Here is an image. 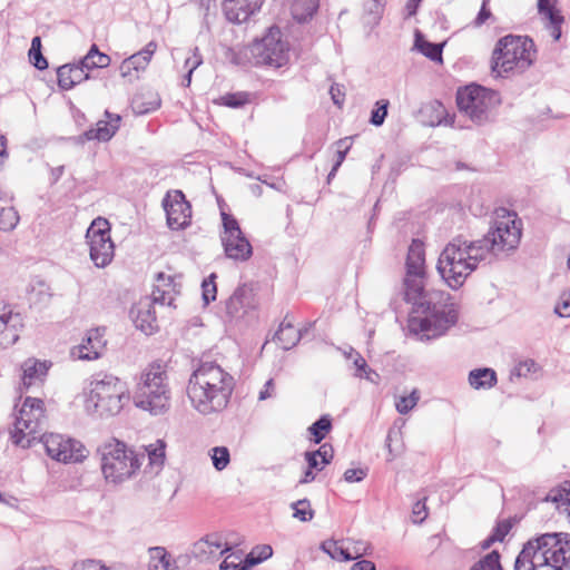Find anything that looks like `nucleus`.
Returning a JSON list of instances; mask_svg holds the SVG:
<instances>
[{
    "label": "nucleus",
    "instance_id": "obj_1",
    "mask_svg": "<svg viewBox=\"0 0 570 570\" xmlns=\"http://www.w3.org/2000/svg\"><path fill=\"white\" fill-rule=\"evenodd\" d=\"M423 278L424 276L406 275L404 298L413 305V313L420 314L410 316V331L420 335L421 341H431L444 335L456 324L459 312L456 305L449 301V294L426 292Z\"/></svg>",
    "mask_w": 570,
    "mask_h": 570
},
{
    "label": "nucleus",
    "instance_id": "obj_2",
    "mask_svg": "<svg viewBox=\"0 0 570 570\" xmlns=\"http://www.w3.org/2000/svg\"><path fill=\"white\" fill-rule=\"evenodd\" d=\"M235 380L216 362H202L191 373L187 396L193 407L203 415L224 411L232 397Z\"/></svg>",
    "mask_w": 570,
    "mask_h": 570
},
{
    "label": "nucleus",
    "instance_id": "obj_3",
    "mask_svg": "<svg viewBox=\"0 0 570 570\" xmlns=\"http://www.w3.org/2000/svg\"><path fill=\"white\" fill-rule=\"evenodd\" d=\"M490 253L492 246L485 235L471 242L458 236L441 252L436 269L450 288L459 289Z\"/></svg>",
    "mask_w": 570,
    "mask_h": 570
},
{
    "label": "nucleus",
    "instance_id": "obj_4",
    "mask_svg": "<svg viewBox=\"0 0 570 570\" xmlns=\"http://www.w3.org/2000/svg\"><path fill=\"white\" fill-rule=\"evenodd\" d=\"M514 570H570V533H543L529 540L515 559Z\"/></svg>",
    "mask_w": 570,
    "mask_h": 570
},
{
    "label": "nucleus",
    "instance_id": "obj_5",
    "mask_svg": "<svg viewBox=\"0 0 570 570\" xmlns=\"http://www.w3.org/2000/svg\"><path fill=\"white\" fill-rule=\"evenodd\" d=\"M537 59V48L528 36L508 35L500 38L492 52V72L499 77L523 73Z\"/></svg>",
    "mask_w": 570,
    "mask_h": 570
},
{
    "label": "nucleus",
    "instance_id": "obj_6",
    "mask_svg": "<svg viewBox=\"0 0 570 570\" xmlns=\"http://www.w3.org/2000/svg\"><path fill=\"white\" fill-rule=\"evenodd\" d=\"M97 451L105 479L112 483H120L131 478L145 460V453H137L116 439L105 442Z\"/></svg>",
    "mask_w": 570,
    "mask_h": 570
},
{
    "label": "nucleus",
    "instance_id": "obj_7",
    "mask_svg": "<svg viewBox=\"0 0 570 570\" xmlns=\"http://www.w3.org/2000/svg\"><path fill=\"white\" fill-rule=\"evenodd\" d=\"M169 401L167 373L160 363H153L141 374L134 395L135 405L158 415L169 409Z\"/></svg>",
    "mask_w": 570,
    "mask_h": 570
},
{
    "label": "nucleus",
    "instance_id": "obj_8",
    "mask_svg": "<svg viewBox=\"0 0 570 570\" xmlns=\"http://www.w3.org/2000/svg\"><path fill=\"white\" fill-rule=\"evenodd\" d=\"M128 400V391L122 381L111 374H99L91 382L87 402L99 416H112L121 411Z\"/></svg>",
    "mask_w": 570,
    "mask_h": 570
},
{
    "label": "nucleus",
    "instance_id": "obj_9",
    "mask_svg": "<svg viewBox=\"0 0 570 570\" xmlns=\"http://www.w3.org/2000/svg\"><path fill=\"white\" fill-rule=\"evenodd\" d=\"M522 235V222L515 212L507 208L495 210V218L490 230L485 234L492 246V254L514 250L520 244Z\"/></svg>",
    "mask_w": 570,
    "mask_h": 570
},
{
    "label": "nucleus",
    "instance_id": "obj_10",
    "mask_svg": "<svg viewBox=\"0 0 570 570\" xmlns=\"http://www.w3.org/2000/svg\"><path fill=\"white\" fill-rule=\"evenodd\" d=\"M250 55L255 65L272 68H281L289 60V45L283 39L279 27L272 26L267 32L255 40L250 48Z\"/></svg>",
    "mask_w": 570,
    "mask_h": 570
},
{
    "label": "nucleus",
    "instance_id": "obj_11",
    "mask_svg": "<svg viewBox=\"0 0 570 570\" xmlns=\"http://www.w3.org/2000/svg\"><path fill=\"white\" fill-rule=\"evenodd\" d=\"M494 94L482 86L470 85L456 92V105L473 122L488 121Z\"/></svg>",
    "mask_w": 570,
    "mask_h": 570
},
{
    "label": "nucleus",
    "instance_id": "obj_12",
    "mask_svg": "<svg viewBox=\"0 0 570 570\" xmlns=\"http://www.w3.org/2000/svg\"><path fill=\"white\" fill-rule=\"evenodd\" d=\"M86 238L90 248V258L97 267H106L114 257V243L107 219L96 218L87 229Z\"/></svg>",
    "mask_w": 570,
    "mask_h": 570
},
{
    "label": "nucleus",
    "instance_id": "obj_13",
    "mask_svg": "<svg viewBox=\"0 0 570 570\" xmlns=\"http://www.w3.org/2000/svg\"><path fill=\"white\" fill-rule=\"evenodd\" d=\"M45 420V402L38 397H26L19 411V415L14 421V430L11 434L13 443L21 446L26 432L35 434L41 429L42 421Z\"/></svg>",
    "mask_w": 570,
    "mask_h": 570
},
{
    "label": "nucleus",
    "instance_id": "obj_14",
    "mask_svg": "<svg viewBox=\"0 0 570 570\" xmlns=\"http://www.w3.org/2000/svg\"><path fill=\"white\" fill-rule=\"evenodd\" d=\"M42 443L47 454L58 462L76 463L87 458V450L80 441L61 434H46Z\"/></svg>",
    "mask_w": 570,
    "mask_h": 570
},
{
    "label": "nucleus",
    "instance_id": "obj_15",
    "mask_svg": "<svg viewBox=\"0 0 570 570\" xmlns=\"http://www.w3.org/2000/svg\"><path fill=\"white\" fill-rule=\"evenodd\" d=\"M163 206L170 229H185L190 225L191 206L181 190H174L173 194L167 193L163 199Z\"/></svg>",
    "mask_w": 570,
    "mask_h": 570
},
{
    "label": "nucleus",
    "instance_id": "obj_16",
    "mask_svg": "<svg viewBox=\"0 0 570 570\" xmlns=\"http://www.w3.org/2000/svg\"><path fill=\"white\" fill-rule=\"evenodd\" d=\"M232 548L224 541L222 534L210 533L195 542L190 549V556L199 562L217 560L219 556Z\"/></svg>",
    "mask_w": 570,
    "mask_h": 570
},
{
    "label": "nucleus",
    "instance_id": "obj_17",
    "mask_svg": "<svg viewBox=\"0 0 570 570\" xmlns=\"http://www.w3.org/2000/svg\"><path fill=\"white\" fill-rule=\"evenodd\" d=\"M265 0H224L222 8L226 19L233 23H243L258 13Z\"/></svg>",
    "mask_w": 570,
    "mask_h": 570
},
{
    "label": "nucleus",
    "instance_id": "obj_18",
    "mask_svg": "<svg viewBox=\"0 0 570 570\" xmlns=\"http://www.w3.org/2000/svg\"><path fill=\"white\" fill-rule=\"evenodd\" d=\"M107 120H99L96 128H90L75 138L77 144H85L90 140L109 141L119 129L121 117L114 115L108 110L105 111Z\"/></svg>",
    "mask_w": 570,
    "mask_h": 570
},
{
    "label": "nucleus",
    "instance_id": "obj_19",
    "mask_svg": "<svg viewBox=\"0 0 570 570\" xmlns=\"http://www.w3.org/2000/svg\"><path fill=\"white\" fill-rule=\"evenodd\" d=\"M130 316L135 326L145 334H153L158 328L155 307L148 297L131 307Z\"/></svg>",
    "mask_w": 570,
    "mask_h": 570
},
{
    "label": "nucleus",
    "instance_id": "obj_20",
    "mask_svg": "<svg viewBox=\"0 0 570 570\" xmlns=\"http://www.w3.org/2000/svg\"><path fill=\"white\" fill-rule=\"evenodd\" d=\"M106 342L100 328H91L87 332L81 344L72 350L71 354L79 360L92 361L100 357Z\"/></svg>",
    "mask_w": 570,
    "mask_h": 570
},
{
    "label": "nucleus",
    "instance_id": "obj_21",
    "mask_svg": "<svg viewBox=\"0 0 570 570\" xmlns=\"http://www.w3.org/2000/svg\"><path fill=\"white\" fill-rule=\"evenodd\" d=\"M226 257L236 262H246L253 255V247L244 233L242 235L222 236Z\"/></svg>",
    "mask_w": 570,
    "mask_h": 570
},
{
    "label": "nucleus",
    "instance_id": "obj_22",
    "mask_svg": "<svg viewBox=\"0 0 570 570\" xmlns=\"http://www.w3.org/2000/svg\"><path fill=\"white\" fill-rule=\"evenodd\" d=\"M157 49V43L155 41L148 42L145 48L140 51L131 55L130 57L122 60L119 71L122 78H128L131 76L132 71H142L149 65L153 55Z\"/></svg>",
    "mask_w": 570,
    "mask_h": 570
},
{
    "label": "nucleus",
    "instance_id": "obj_23",
    "mask_svg": "<svg viewBox=\"0 0 570 570\" xmlns=\"http://www.w3.org/2000/svg\"><path fill=\"white\" fill-rule=\"evenodd\" d=\"M57 77L58 86L62 90H70L76 85L90 78L89 73L86 72L80 61L78 63L60 66L57 69Z\"/></svg>",
    "mask_w": 570,
    "mask_h": 570
},
{
    "label": "nucleus",
    "instance_id": "obj_24",
    "mask_svg": "<svg viewBox=\"0 0 570 570\" xmlns=\"http://www.w3.org/2000/svg\"><path fill=\"white\" fill-rule=\"evenodd\" d=\"M18 314L13 316L11 311H7L4 305L0 308V347L7 348L18 341Z\"/></svg>",
    "mask_w": 570,
    "mask_h": 570
},
{
    "label": "nucleus",
    "instance_id": "obj_25",
    "mask_svg": "<svg viewBox=\"0 0 570 570\" xmlns=\"http://www.w3.org/2000/svg\"><path fill=\"white\" fill-rule=\"evenodd\" d=\"M50 362L39 361L37 358H28L21 364L22 384L29 387L37 382H42L48 373Z\"/></svg>",
    "mask_w": 570,
    "mask_h": 570
},
{
    "label": "nucleus",
    "instance_id": "obj_26",
    "mask_svg": "<svg viewBox=\"0 0 570 570\" xmlns=\"http://www.w3.org/2000/svg\"><path fill=\"white\" fill-rule=\"evenodd\" d=\"M407 276H425V250L420 239H413L406 257Z\"/></svg>",
    "mask_w": 570,
    "mask_h": 570
},
{
    "label": "nucleus",
    "instance_id": "obj_27",
    "mask_svg": "<svg viewBox=\"0 0 570 570\" xmlns=\"http://www.w3.org/2000/svg\"><path fill=\"white\" fill-rule=\"evenodd\" d=\"M250 301L252 289L246 284L239 285L226 301V313L230 317H237L244 307L249 306Z\"/></svg>",
    "mask_w": 570,
    "mask_h": 570
},
{
    "label": "nucleus",
    "instance_id": "obj_28",
    "mask_svg": "<svg viewBox=\"0 0 570 570\" xmlns=\"http://www.w3.org/2000/svg\"><path fill=\"white\" fill-rule=\"evenodd\" d=\"M285 318H287V316ZM302 335L303 334L301 330H296L291 322H286V320H284L274 334L273 340L277 341L282 348L287 351L299 342Z\"/></svg>",
    "mask_w": 570,
    "mask_h": 570
},
{
    "label": "nucleus",
    "instance_id": "obj_29",
    "mask_svg": "<svg viewBox=\"0 0 570 570\" xmlns=\"http://www.w3.org/2000/svg\"><path fill=\"white\" fill-rule=\"evenodd\" d=\"M469 383L475 389H490L497 384V374L489 367L475 368L469 373Z\"/></svg>",
    "mask_w": 570,
    "mask_h": 570
},
{
    "label": "nucleus",
    "instance_id": "obj_30",
    "mask_svg": "<svg viewBox=\"0 0 570 570\" xmlns=\"http://www.w3.org/2000/svg\"><path fill=\"white\" fill-rule=\"evenodd\" d=\"M414 48L432 61H442V43L428 41L420 32H415Z\"/></svg>",
    "mask_w": 570,
    "mask_h": 570
},
{
    "label": "nucleus",
    "instance_id": "obj_31",
    "mask_svg": "<svg viewBox=\"0 0 570 570\" xmlns=\"http://www.w3.org/2000/svg\"><path fill=\"white\" fill-rule=\"evenodd\" d=\"M80 62L86 72L89 73V71L92 69L108 67L111 62V59L108 55L100 52L98 46L94 43L91 45L87 55L80 59Z\"/></svg>",
    "mask_w": 570,
    "mask_h": 570
},
{
    "label": "nucleus",
    "instance_id": "obj_32",
    "mask_svg": "<svg viewBox=\"0 0 570 570\" xmlns=\"http://www.w3.org/2000/svg\"><path fill=\"white\" fill-rule=\"evenodd\" d=\"M146 454L149 460V464L151 466H156L157 469H160L164 465L165 462V450H166V443L163 440H157L156 443L149 444L145 448Z\"/></svg>",
    "mask_w": 570,
    "mask_h": 570
},
{
    "label": "nucleus",
    "instance_id": "obj_33",
    "mask_svg": "<svg viewBox=\"0 0 570 570\" xmlns=\"http://www.w3.org/2000/svg\"><path fill=\"white\" fill-rule=\"evenodd\" d=\"M385 1L384 0H370L365 3L364 11V20L365 23L374 27L379 24L382 14L384 12Z\"/></svg>",
    "mask_w": 570,
    "mask_h": 570
},
{
    "label": "nucleus",
    "instance_id": "obj_34",
    "mask_svg": "<svg viewBox=\"0 0 570 570\" xmlns=\"http://www.w3.org/2000/svg\"><path fill=\"white\" fill-rule=\"evenodd\" d=\"M332 430V419L328 414L322 415L309 428L308 431L314 436V443H321L326 434Z\"/></svg>",
    "mask_w": 570,
    "mask_h": 570
},
{
    "label": "nucleus",
    "instance_id": "obj_35",
    "mask_svg": "<svg viewBox=\"0 0 570 570\" xmlns=\"http://www.w3.org/2000/svg\"><path fill=\"white\" fill-rule=\"evenodd\" d=\"M273 554V549L268 544L256 546L252 549V551L245 557L244 563L246 567L250 568L256 564L264 562L269 559Z\"/></svg>",
    "mask_w": 570,
    "mask_h": 570
},
{
    "label": "nucleus",
    "instance_id": "obj_36",
    "mask_svg": "<svg viewBox=\"0 0 570 570\" xmlns=\"http://www.w3.org/2000/svg\"><path fill=\"white\" fill-rule=\"evenodd\" d=\"M500 559L501 556L499 551L492 550L475 562L470 570H503Z\"/></svg>",
    "mask_w": 570,
    "mask_h": 570
},
{
    "label": "nucleus",
    "instance_id": "obj_37",
    "mask_svg": "<svg viewBox=\"0 0 570 570\" xmlns=\"http://www.w3.org/2000/svg\"><path fill=\"white\" fill-rule=\"evenodd\" d=\"M316 10L317 4L314 0H297L294 3V17L299 22L312 18Z\"/></svg>",
    "mask_w": 570,
    "mask_h": 570
},
{
    "label": "nucleus",
    "instance_id": "obj_38",
    "mask_svg": "<svg viewBox=\"0 0 570 570\" xmlns=\"http://www.w3.org/2000/svg\"><path fill=\"white\" fill-rule=\"evenodd\" d=\"M20 220L19 214L14 207H3L0 209V230H13Z\"/></svg>",
    "mask_w": 570,
    "mask_h": 570
},
{
    "label": "nucleus",
    "instance_id": "obj_39",
    "mask_svg": "<svg viewBox=\"0 0 570 570\" xmlns=\"http://www.w3.org/2000/svg\"><path fill=\"white\" fill-rule=\"evenodd\" d=\"M294 510L293 517L302 522L311 521L314 518V510L307 499H301L291 504Z\"/></svg>",
    "mask_w": 570,
    "mask_h": 570
},
{
    "label": "nucleus",
    "instance_id": "obj_40",
    "mask_svg": "<svg viewBox=\"0 0 570 570\" xmlns=\"http://www.w3.org/2000/svg\"><path fill=\"white\" fill-rule=\"evenodd\" d=\"M217 275L212 273L207 278H205L202 283V297L205 305L214 302L217 295V286L216 279Z\"/></svg>",
    "mask_w": 570,
    "mask_h": 570
},
{
    "label": "nucleus",
    "instance_id": "obj_41",
    "mask_svg": "<svg viewBox=\"0 0 570 570\" xmlns=\"http://www.w3.org/2000/svg\"><path fill=\"white\" fill-rule=\"evenodd\" d=\"M210 456L213 465L217 471L224 470L230 461L229 450L226 446L213 448Z\"/></svg>",
    "mask_w": 570,
    "mask_h": 570
},
{
    "label": "nucleus",
    "instance_id": "obj_42",
    "mask_svg": "<svg viewBox=\"0 0 570 570\" xmlns=\"http://www.w3.org/2000/svg\"><path fill=\"white\" fill-rule=\"evenodd\" d=\"M420 394L417 390H413L409 395L399 397L395 403L396 410L400 414L409 413L419 402Z\"/></svg>",
    "mask_w": 570,
    "mask_h": 570
},
{
    "label": "nucleus",
    "instance_id": "obj_43",
    "mask_svg": "<svg viewBox=\"0 0 570 570\" xmlns=\"http://www.w3.org/2000/svg\"><path fill=\"white\" fill-rule=\"evenodd\" d=\"M390 101L387 99H381L376 102V108L372 110L370 122L373 126H382L385 121V118L387 116V108H389Z\"/></svg>",
    "mask_w": 570,
    "mask_h": 570
},
{
    "label": "nucleus",
    "instance_id": "obj_44",
    "mask_svg": "<svg viewBox=\"0 0 570 570\" xmlns=\"http://www.w3.org/2000/svg\"><path fill=\"white\" fill-rule=\"evenodd\" d=\"M248 97L247 92L226 94L220 97V104L230 108H239L248 102Z\"/></svg>",
    "mask_w": 570,
    "mask_h": 570
},
{
    "label": "nucleus",
    "instance_id": "obj_45",
    "mask_svg": "<svg viewBox=\"0 0 570 570\" xmlns=\"http://www.w3.org/2000/svg\"><path fill=\"white\" fill-rule=\"evenodd\" d=\"M222 220L224 227V234L222 236L228 235H242L243 230L237 222V219L225 212H222Z\"/></svg>",
    "mask_w": 570,
    "mask_h": 570
},
{
    "label": "nucleus",
    "instance_id": "obj_46",
    "mask_svg": "<svg viewBox=\"0 0 570 570\" xmlns=\"http://www.w3.org/2000/svg\"><path fill=\"white\" fill-rule=\"evenodd\" d=\"M154 553V557L159 558V562L164 570H177L175 561H173L171 556L165 550L163 547H155L150 549Z\"/></svg>",
    "mask_w": 570,
    "mask_h": 570
},
{
    "label": "nucleus",
    "instance_id": "obj_47",
    "mask_svg": "<svg viewBox=\"0 0 570 570\" xmlns=\"http://www.w3.org/2000/svg\"><path fill=\"white\" fill-rule=\"evenodd\" d=\"M203 63V56L197 47L190 50V55L186 57L184 68L187 72L194 73V71Z\"/></svg>",
    "mask_w": 570,
    "mask_h": 570
},
{
    "label": "nucleus",
    "instance_id": "obj_48",
    "mask_svg": "<svg viewBox=\"0 0 570 570\" xmlns=\"http://www.w3.org/2000/svg\"><path fill=\"white\" fill-rule=\"evenodd\" d=\"M557 0H538V12L543 16L547 20L551 19L554 14H561L556 8Z\"/></svg>",
    "mask_w": 570,
    "mask_h": 570
},
{
    "label": "nucleus",
    "instance_id": "obj_49",
    "mask_svg": "<svg viewBox=\"0 0 570 570\" xmlns=\"http://www.w3.org/2000/svg\"><path fill=\"white\" fill-rule=\"evenodd\" d=\"M71 570H107L99 560L86 559L73 563Z\"/></svg>",
    "mask_w": 570,
    "mask_h": 570
},
{
    "label": "nucleus",
    "instance_id": "obj_50",
    "mask_svg": "<svg viewBox=\"0 0 570 570\" xmlns=\"http://www.w3.org/2000/svg\"><path fill=\"white\" fill-rule=\"evenodd\" d=\"M309 452L315 456H318L323 465L330 464L334 455L333 446L328 443H324L316 451Z\"/></svg>",
    "mask_w": 570,
    "mask_h": 570
},
{
    "label": "nucleus",
    "instance_id": "obj_51",
    "mask_svg": "<svg viewBox=\"0 0 570 570\" xmlns=\"http://www.w3.org/2000/svg\"><path fill=\"white\" fill-rule=\"evenodd\" d=\"M347 357H354L353 364L356 367L355 376L363 377V373L370 368L365 358L353 348H351V352L348 353Z\"/></svg>",
    "mask_w": 570,
    "mask_h": 570
},
{
    "label": "nucleus",
    "instance_id": "obj_52",
    "mask_svg": "<svg viewBox=\"0 0 570 570\" xmlns=\"http://www.w3.org/2000/svg\"><path fill=\"white\" fill-rule=\"evenodd\" d=\"M562 14H554L551 19H548V28L551 30V37L554 41H558L561 38V24L563 23Z\"/></svg>",
    "mask_w": 570,
    "mask_h": 570
},
{
    "label": "nucleus",
    "instance_id": "obj_53",
    "mask_svg": "<svg viewBox=\"0 0 570 570\" xmlns=\"http://www.w3.org/2000/svg\"><path fill=\"white\" fill-rule=\"evenodd\" d=\"M412 513L414 517L413 521L415 523H422L426 519L428 511H426L425 498L423 500H417L413 504Z\"/></svg>",
    "mask_w": 570,
    "mask_h": 570
},
{
    "label": "nucleus",
    "instance_id": "obj_54",
    "mask_svg": "<svg viewBox=\"0 0 570 570\" xmlns=\"http://www.w3.org/2000/svg\"><path fill=\"white\" fill-rule=\"evenodd\" d=\"M322 550L327 553L332 559H340V554H343V548H341L336 541L326 540L321 544Z\"/></svg>",
    "mask_w": 570,
    "mask_h": 570
},
{
    "label": "nucleus",
    "instance_id": "obj_55",
    "mask_svg": "<svg viewBox=\"0 0 570 570\" xmlns=\"http://www.w3.org/2000/svg\"><path fill=\"white\" fill-rule=\"evenodd\" d=\"M150 301L153 302V305L156 303H159L161 305L164 304H171L173 297L169 296V292L166 289H160L159 286H157L151 294Z\"/></svg>",
    "mask_w": 570,
    "mask_h": 570
},
{
    "label": "nucleus",
    "instance_id": "obj_56",
    "mask_svg": "<svg viewBox=\"0 0 570 570\" xmlns=\"http://www.w3.org/2000/svg\"><path fill=\"white\" fill-rule=\"evenodd\" d=\"M554 312L560 317H569L570 316V294H562L559 303L554 307Z\"/></svg>",
    "mask_w": 570,
    "mask_h": 570
},
{
    "label": "nucleus",
    "instance_id": "obj_57",
    "mask_svg": "<svg viewBox=\"0 0 570 570\" xmlns=\"http://www.w3.org/2000/svg\"><path fill=\"white\" fill-rule=\"evenodd\" d=\"M367 475L366 469H347L344 472V480L348 483L360 482Z\"/></svg>",
    "mask_w": 570,
    "mask_h": 570
},
{
    "label": "nucleus",
    "instance_id": "obj_58",
    "mask_svg": "<svg viewBox=\"0 0 570 570\" xmlns=\"http://www.w3.org/2000/svg\"><path fill=\"white\" fill-rule=\"evenodd\" d=\"M511 530V523L508 521V520H503V521H500L497 523V525L494 527L493 531H492V535L499 541H503V539L505 538V535L510 532Z\"/></svg>",
    "mask_w": 570,
    "mask_h": 570
},
{
    "label": "nucleus",
    "instance_id": "obj_59",
    "mask_svg": "<svg viewBox=\"0 0 570 570\" xmlns=\"http://www.w3.org/2000/svg\"><path fill=\"white\" fill-rule=\"evenodd\" d=\"M488 2H489V0H483L480 11L473 21V26L476 28L484 24L487 22V20H489L492 17V13H491L490 9L488 8Z\"/></svg>",
    "mask_w": 570,
    "mask_h": 570
},
{
    "label": "nucleus",
    "instance_id": "obj_60",
    "mask_svg": "<svg viewBox=\"0 0 570 570\" xmlns=\"http://www.w3.org/2000/svg\"><path fill=\"white\" fill-rule=\"evenodd\" d=\"M29 60L38 70H45L48 68V61L43 57L41 50L29 51Z\"/></svg>",
    "mask_w": 570,
    "mask_h": 570
},
{
    "label": "nucleus",
    "instance_id": "obj_61",
    "mask_svg": "<svg viewBox=\"0 0 570 570\" xmlns=\"http://www.w3.org/2000/svg\"><path fill=\"white\" fill-rule=\"evenodd\" d=\"M537 364L533 360H527L524 362H520L515 367V373L518 376H525L528 373L535 368Z\"/></svg>",
    "mask_w": 570,
    "mask_h": 570
},
{
    "label": "nucleus",
    "instance_id": "obj_62",
    "mask_svg": "<svg viewBox=\"0 0 570 570\" xmlns=\"http://www.w3.org/2000/svg\"><path fill=\"white\" fill-rule=\"evenodd\" d=\"M274 391H275L274 380L269 379L268 381H266V383L264 384V387L261 390V392L258 394V400L264 401V400L272 397L274 395Z\"/></svg>",
    "mask_w": 570,
    "mask_h": 570
},
{
    "label": "nucleus",
    "instance_id": "obj_63",
    "mask_svg": "<svg viewBox=\"0 0 570 570\" xmlns=\"http://www.w3.org/2000/svg\"><path fill=\"white\" fill-rule=\"evenodd\" d=\"M305 460L309 469H315L317 471H322L325 465L322 464V461H318V456H315L311 452H305Z\"/></svg>",
    "mask_w": 570,
    "mask_h": 570
},
{
    "label": "nucleus",
    "instance_id": "obj_64",
    "mask_svg": "<svg viewBox=\"0 0 570 570\" xmlns=\"http://www.w3.org/2000/svg\"><path fill=\"white\" fill-rule=\"evenodd\" d=\"M351 570H376L375 563L370 560H361L355 562Z\"/></svg>",
    "mask_w": 570,
    "mask_h": 570
}]
</instances>
